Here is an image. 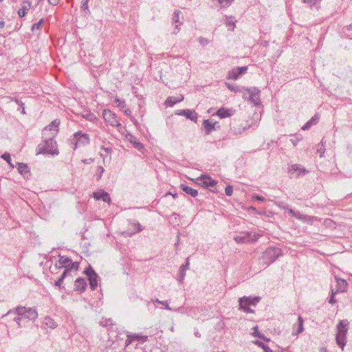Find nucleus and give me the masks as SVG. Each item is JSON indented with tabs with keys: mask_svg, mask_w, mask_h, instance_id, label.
Listing matches in <instances>:
<instances>
[{
	"mask_svg": "<svg viewBox=\"0 0 352 352\" xmlns=\"http://www.w3.org/2000/svg\"><path fill=\"white\" fill-rule=\"evenodd\" d=\"M93 161H94V159H92V158L84 159L82 160V162L84 164H87L91 163Z\"/></svg>",
	"mask_w": 352,
	"mask_h": 352,
	"instance_id": "13d9d810",
	"label": "nucleus"
},
{
	"mask_svg": "<svg viewBox=\"0 0 352 352\" xmlns=\"http://www.w3.org/2000/svg\"><path fill=\"white\" fill-rule=\"evenodd\" d=\"M324 139H322L320 142V147L318 148V152L320 153V156H322V155L324 153V144H325V142L323 140Z\"/></svg>",
	"mask_w": 352,
	"mask_h": 352,
	"instance_id": "09e8293b",
	"label": "nucleus"
},
{
	"mask_svg": "<svg viewBox=\"0 0 352 352\" xmlns=\"http://www.w3.org/2000/svg\"><path fill=\"white\" fill-rule=\"evenodd\" d=\"M260 300L261 297L259 296H243L240 298L239 300V309L245 313H254V310L250 308V306H256Z\"/></svg>",
	"mask_w": 352,
	"mask_h": 352,
	"instance_id": "7ed1b4c3",
	"label": "nucleus"
},
{
	"mask_svg": "<svg viewBox=\"0 0 352 352\" xmlns=\"http://www.w3.org/2000/svg\"><path fill=\"white\" fill-rule=\"evenodd\" d=\"M118 107H120L122 110L126 108L125 101H122L118 104Z\"/></svg>",
	"mask_w": 352,
	"mask_h": 352,
	"instance_id": "4d7b16f0",
	"label": "nucleus"
},
{
	"mask_svg": "<svg viewBox=\"0 0 352 352\" xmlns=\"http://www.w3.org/2000/svg\"><path fill=\"white\" fill-rule=\"evenodd\" d=\"M129 140L139 151H142L144 150V145L138 142L135 136L130 135Z\"/></svg>",
	"mask_w": 352,
	"mask_h": 352,
	"instance_id": "a878e982",
	"label": "nucleus"
},
{
	"mask_svg": "<svg viewBox=\"0 0 352 352\" xmlns=\"http://www.w3.org/2000/svg\"><path fill=\"white\" fill-rule=\"evenodd\" d=\"M50 4L56 6L59 3V0H48Z\"/></svg>",
	"mask_w": 352,
	"mask_h": 352,
	"instance_id": "bf43d9fd",
	"label": "nucleus"
},
{
	"mask_svg": "<svg viewBox=\"0 0 352 352\" xmlns=\"http://www.w3.org/2000/svg\"><path fill=\"white\" fill-rule=\"evenodd\" d=\"M184 100V97L182 96L180 99L176 100L174 97H168L165 101V104L167 107H173L176 103Z\"/></svg>",
	"mask_w": 352,
	"mask_h": 352,
	"instance_id": "2f4dec72",
	"label": "nucleus"
},
{
	"mask_svg": "<svg viewBox=\"0 0 352 352\" xmlns=\"http://www.w3.org/2000/svg\"><path fill=\"white\" fill-rule=\"evenodd\" d=\"M228 89L230 90L231 91H233L234 93H239V92H243L245 89L243 87H239L236 85H233L230 83H226Z\"/></svg>",
	"mask_w": 352,
	"mask_h": 352,
	"instance_id": "c85d7f7f",
	"label": "nucleus"
},
{
	"mask_svg": "<svg viewBox=\"0 0 352 352\" xmlns=\"http://www.w3.org/2000/svg\"><path fill=\"white\" fill-rule=\"evenodd\" d=\"M232 130L235 134L241 133L242 131L240 129H237L235 126L232 128Z\"/></svg>",
	"mask_w": 352,
	"mask_h": 352,
	"instance_id": "e2e57ef3",
	"label": "nucleus"
},
{
	"mask_svg": "<svg viewBox=\"0 0 352 352\" xmlns=\"http://www.w3.org/2000/svg\"><path fill=\"white\" fill-rule=\"evenodd\" d=\"M17 169L20 174L25 175L30 172V169L26 164L18 162Z\"/></svg>",
	"mask_w": 352,
	"mask_h": 352,
	"instance_id": "7c9ffc66",
	"label": "nucleus"
},
{
	"mask_svg": "<svg viewBox=\"0 0 352 352\" xmlns=\"http://www.w3.org/2000/svg\"><path fill=\"white\" fill-rule=\"evenodd\" d=\"M233 192L232 186L230 185H228L225 188V193L227 196H231Z\"/></svg>",
	"mask_w": 352,
	"mask_h": 352,
	"instance_id": "a18cd8bd",
	"label": "nucleus"
},
{
	"mask_svg": "<svg viewBox=\"0 0 352 352\" xmlns=\"http://www.w3.org/2000/svg\"><path fill=\"white\" fill-rule=\"evenodd\" d=\"M203 126L205 128L206 135H209L212 131L216 130L217 128H219V125L217 122L212 123L210 120H204L203 122Z\"/></svg>",
	"mask_w": 352,
	"mask_h": 352,
	"instance_id": "dca6fc26",
	"label": "nucleus"
},
{
	"mask_svg": "<svg viewBox=\"0 0 352 352\" xmlns=\"http://www.w3.org/2000/svg\"><path fill=\"white\" fill-rule=\"evenodd\" d=\"M124 111V113L128 116H131V110L129 109H126L125 108L124 109H123Z\"/></svg>",
	"mask_w": 352,
	"mask_h": 352,
	"instance_id": "680f3d73",
	"label": "nucleus"
},
{
	"mask_svg": "<svg viewBox=\"0 0 352 352\" xmlns=\"http://www.w3.org/2000/svg\"><path fill=\"white\" fill-rule=\"evenodd\" d=\"M281 255L282 250L280 248L270 247L263 252L262 260L268 266L273 263Z\"/></svg>",
	"mask_w": 352,
	"mask_h": 352,
	"instance_id": "20e7f679",
	"label": "nucleus"
},
{
	"mask_svg": "<svg viewBox=\"0 0 352 352\" xmlns=\"http://www.w3.org/2000/svg\"><path fill=\"white\" fill-rule=\"evenodd\" d=\"M102 115L105 122H108L110 125L121 126V124L117 120L116 115L109 109H104Z\"/></svg>",
	"mask_w": 352,
	"mask_h": 352,
	"instance_id": "9d476101",
	"label": "nucleus"
},
{
	"mask_svg": "<svg viewBox=\"0 0 352 352\" xmlns=\"http://www.w3.org/2000/svg\"><path fill=\"white\" fill-rule=\"evenodd\" d=\"M45 324L51 329H55L57 327L56 322L50 317H46L44 321Z\"/></svg>",
	"mask_w": 352,
	"mask_h": 352,
	"instance_id": "473e14b6",
	"label": "nucleus"
},
{
	"mask_svg": "<svg viewBox=\"0 0 352 352\" xmlns=\"http://www.w3.org/2000/svg\"><path fill=\"white\" fill-rule=\"evenodd\" d=\"M26 309H27V308L25 307H18L16 309L15 312L17 314V315L22 316V317L14 318V320L18 323L19 326H20L19 320H21L22 318H25V316Z\"/></svg>",
	"mask_w": 352,
	"mask_h": 352,
	"instance_id": "bb28decb",
	"label": "nucleus"
},
{
	"mask_svg": "<svg viewBox=\"0 0 352 352\" xmlns=\"http://www.w3.org/2000/svg\"><path fill=\"white\" fill-rule=\"evenodd\" d=\"M253 199L255 200H257L260 202H263L265 200V198L263 196L258 195H253Z\"/></svg>",
	"mask_w": 352,
	"mask_h": 352,
	"instance_id": "3c124183",
	"label": "nucleus"
},
{
	"mask_svg": "<svg viewBox=\"0 0 352 352\" xmlns=\"http://www.w3.org/2000/svg\"><path fill=\"white\" fill-rule=\"evenodd\" d=\"M320 0H302V1L305 3H308L310 6L315 5L317 2H319Z\"/></svg>",
	"mask_w": 352,
	"mask_h": 352,
	"instance_id": "603ef678",
	"label": "nucleus"
},
{
	"mask_svg": "<svg viewBox=\"0 0 352 352\" xmlns=\"http://www.w3.org/2000/svg\"><path fill=\"white\" fill-rule=\"evenodd\" d=\"M87 284L84 278L79 277L74 281V290L82 293L85 291Z\"/></svg>",
	"mask_w": 352,
	"mask_h": 352,
	"instance_id": "2eb2a0df",
	"label": "nucleus"
},
{
	"mask_svg": "<svg viewBox=\"0 0 352 352\" xmlns=\"http://www.w3.org/2000/svg\"><path fill=\"white\" fill-rule=\"evenodd\" d=\"M60 124V120L58 119H55L53 120L49 125L45 126L44 129L43 135L46 136L45 131H50L51 133L52 132H56V133L58 131V126Z\"/></svg>",
	"mask_w": 352,
	"mask_h": 352,
	"instance_id": "6ab92c4d",
	"label": "nucleus"
},
{
	"mask_svg": "<svg viewBox=\"0 0 352 352\" xmlns=\"http://www.w3.org/2000/svg\"><path fill=\"white\" fill-rule=\"evenodd\" d=\"M134 226L138 232H140L144 230L142 226L139 223H135Z\"/></svg>",
	"mask_w": 352,
	"mask_h": 352,
	"instance_id": "864d4df0",
	"label": "nucleus"
},
{
	"mask_svg": "<svg viewBox=\"0 0 352 352\" xmlns=\"http://www.w3.org/2000/svg\"><path fill=\"white\" fill-rule=\"evenodd\" d=\"M248 70V66L236 67L229 71L227 78L232 80L239 79L243 74H245Z\"/></svg>",
	"mask_w": 352,
	"mask_h": 352,
	"instance_id": "9b49d317",
	"label": "nucleus"
},
{
	"mask_svg": "<svg viewBox=\"0 0 352 352\" xmlns=\"http://www.w3.org/2000/svg\"><path fill=\"white\" fill-rule=\"evenodd\" d=\"M44 23V19H41L38 22L34 23L32 26V31H34L35 30H39L41 29V26L43 25Z\"/></svg>",
	"mask_w": 352,
	"mask_h": 352,
	"instance_id": "4c0bfd02",
	"label": "nucleus"
},
{
	"mask_svg": "<svg viewBox=\"0 0 352 352\" xmlns=\"http://www.w3.org/2000/svg\"><path fill=\"white\" fill-rule=\"evenodd\" d=\"M199 179L201 182V185L206 188L214 186L217 184L216 180L208 175H201Z\"/></svg>",
	"mask_w": 352,
	"mask_h": 352,
	"instance_id": "f3484780",
	"label": "nucleus"
},
{
	"mask_svg": "<svg viewBox=\"0 0 352 352\" xmlns=\"http://www.w3.org/2000/svg\"><path fill=\"white\" fill-rule=\"evenodd\" d=\"M189 258H186V262L185 264H183L180 266L179 269V279L178 280L182 283L183 280L184 279V277L186 276V271L188 270L189 268Z\"/></svg>",
	"mask_w": 352,
	"mask_h": 352,
	"instance_id": "412c9836",
	"label": "nucleus"
},
{
	"mask_svg": "<svg viewBox=\"0 0 352 352\" xmlns=\"http://www.w3.org/2000/svg\"><path fill=\"white\" fill-rule=\"evenodd\" d=\"M58 261L55 263V267L57 269L64 268L67 270L69 265V263H71V258L60 254L58 255Z\"/></svg>",
	"mask_w": 352,
	"mask_h": 352,
	"instance_id": "ddd939ff",
	"label": "nucleus"
},
{
	"mask_svg": "<svg viewBox=\"0 0 352 352\" xmlns=\"http://www.w3.org/2000/svg\"><path fill=\"white\" fill-rule=\"evenodd\" d=\"M177 114L180 115V116H184L186 118H188V119H189L191 121H193L195 122H197V114L193 110H191V109H182Z\"/></svg>",
	"mask_w": 352,
	"mask_h": 352,
	"instance_id": "a211bd4d",
	"label": "nucleus"
},
{
	"mask_svg": "<svg viewBox=\"0 0 352 352\" xmlns=\"http://www.w3.org/2000/svg\"><path fill=\"white\" fill-rule=\"evenodd\" d=\"M38 317V314L36 310L34 308H28L26 309V314L25 318H28L29 320H35Z\"/></svg>",
	"mask_w": 352,
	"mask_h": 352,
	"instance_id": "cd10ccee",
	"label": "nucleus"
},
{
	"mask_svg": "<svg viewBox=\"0 0 352 352\" xmlns=\"http://www.w3.org/2000/svg\"><path fill=\"white\" fill-rule=\"evenodd\" d=\"M172 195V197H173V198H176V197H177V193H174V194H173L172 192H167V193L165 195V196H167V195Z\"/></svg>",
	"mask_w": 352,
	"mask_h": 352,
	"instance_id": "338daca9",
	"label": "nucleus"
},
{
	"mask_svg": "<svg viewBox=\"0 0 352 352\" xmlns=\"http://www.w3.org/2000/svg\"><path fill=\"white\" fill-rule=\"evenodd\" d=\"M93 197L96 200H102L104 202L109 203L111 201V197L109 194L104 190H100L93 193Z\"/></svg>",
	"mask_w": 352,
	"mask_h": 352,
	"instance_id": "4468645a",
	"label": "nucleus"
},
{
	"mask_svg": "<svg viewBox=\"0 0 352 352\" xmlns=\"http://www.w3.org/2000/svg\"><path fill=\"white\" fill-rule=\"evenodd\" d=\"M254 344H256L258 346L261 347V349H263L264 352H273L267 345L265 344L263 342L259 340H256L254 342Z\"/></svg>",
	"mask_w": 352,
	"mask_h": 352,
	"instance_id": "f704fd0d",
	"label": "nucleus"
},
{
	"mask_svg": "<svg viewBox=\"0 0 352 352\" xmlns=\"http://www.w3.org/2000/svg\"><path fill=\"white\" fill-rule=\"evenodd\" d=\"M245 91L248 92V100H250L252 104H254V106H258L261 104V91L258 88H245Z\"/></svg>",
	"mask_w": 352,
	"mask_h": 352,
	"instance_id": "6e6552de",
	"label": "nucleus"
},
{
	"mask_svg": "<svg viewBox=\"0 0 352 352\" xmlns=\"http://www.w3.org/2000/svg\"><path fill=\"white\" fill-rule=\"evenodd\" d=\"M337 286L336 292H343L347 287V283L344 279L336 278Z\"/></svg>",
	"mask_w": 352,
	"mask_h": 352,
	"instance_id": "393cba45",
	"label": "nucleus"
},
{
	"mask_svg": "<svg viewBox=\"0 0 352 352\" xmlns=\"http://www.w3.org/2000/svg\"><path fill=\"white\" fill-rule=\"evenodd\" d=\"M261 236L259 234L252 232H245L241 235L234 236V239L237 243H247L256 242Z\"/></svg>",
	"mask_w": 352,
	"mask_h": 352,
	"instance_id": "39448f33",
	"label": "nucleus"
},
{
	"mask_svg": "<svg viewBox=\"0 0 352 352\" xmlns=\"http://www.w3.org/2000/svg\"><path fill=\"white\" fill-rule=\"evenodd\" d=\"M300 141V139H298V138H296L294 139H291L290 140V142L292 143V144L296 146L297 145V144L298 143V142Z\"/></svg>",
	"mask_w": 352,
	"mask_h": 352,
	"instance_id": "6e6d98bb",
	"label": "nucleus"
},
{
	"mask_svg": "<svg viewBox=\"0 0 352 352\" xmlns=\"http://www.w3.org/2000/svg\"><path fill=\"white\" fill-rule=\"evenodd\" d=\"M222 7H228L234 0H217Z\"/></svg>",
	"mask_w": 352,
	"mask_h": 352,
	"instance_id": "79ce46f5",
	"label": "nucleus"
},
{
	"mask_svg": "<svg viewBox=\"0 0 352 352\" xmlns=\"http://www.w3.org/2000/svg\"><path fill=\"white\" fill-rule=\"evenodd\" d=\"M104 171V168L102 166H98V167L97 170H96V179L97 180L100 179V178L102 176V174H103Z\"/></svg>",
	"mask_w": 352,
	"mask_h": 352,
	"instance_id": "a19ab883",
	"label": "nucleus"
},
{
	"mask_svg": "<svg viewBox=\"0 0 352 352\" xmlns=\"http://www.w3.org/2000/svg\"><path fill=\"white\" fill-rule=\"evenodd\" d=\"M1 157L4 160H6L10 165V166L14 167V165L11 163V157H10V154L9 153H8V152L4 153L1 155Z\"/></svg>",
	"mask_w": 352,
	"mask_h": 352,
	"instance_id": "ea45409f",
	"label": "nucleus"
},
{
	"mask_svg": "<svg viewBox=\"0 0 352 352\" xmlns=\"http://www.w3.org/2000/svg\"><path fill=\"white\" fill-rule=\"evenodd\" d=\"M79 268V263L78 262H73L71 259V263H69V265L67 270H68V274H70V272L74 270L77 271Z\"/></svg>",
	"mask_w": 352,
	"mask_h": 352,
	"instance_id": "c9c22d12",
	"label": "nucleus"
},
{
	"mask_svg": "<svg viewBox=\"0 0 352 352\" xmlns=\"http://www.w3.org/2000/svg\"><path fill=\"white\" fill-rule=\"evenodd\" d=\"M56 135V132H52L48 138L44 140V144H38L37 146L36 155L38 154H47L52 155H57L59 152L57 148L56 142L54 138Z\"/></svg>",
	"mask_w": 352,
	"mask_h": 352,
	"instance_id": "f257e3e1",
	"label": "nucleus"
},
{
	"mask_svg": "<svg viewBox=\"0 0 352 352\" xmlns=\"http://www.w3.org/2000/svg\"><path fill=\"white\" fill-rule=\"evenodd\" d=\"M18 14L19 17L22 18L25 16L26 12L21 8L18 10Z\"/></svg>",
	"mask_w": 352,
	"mask_h": 352,
	"instance_id": "5fc2aeb1",
	"label": "nucleus"
},
{
	"mask_svg": "<svg viewBox=\"0 0 352 352\" xmlns=\"http://www.w3.org/2000/svg\"><path fill=\"white\" fill-rule=\"evenodd\" d=\"M69 275L68 270H65L57 280L55 281L54 286L58 287L60 289H63L64 286L63 285V282Z\"/></svg>",
	"mask_w": 352,
	"mask_h": 352,
	"instance_id": "5701e85b",
	"label": "nucleus"
},
{
	"mask_svg": "<svg viewBox=\"0 0 352 352\" xmlns=\"http://www.w3.org/2000/svg\"><path fill=\"white\" fill-rule=\"evenodd\" d=\"M83 117L86 120H88L89 121H92L94 119H96V116H94V114L91 113V112H89V113H86L85 115H83Z\"/></svg>",
	"mask_w": 352,
	"mask_h": 352,
	"instance_id": "49530a36",
	"label": "nucleus"
},
{
	"mask_svg": "<svg viewBox=\"0 0 352 352\" xmlns=\"http://www.w3.org/2000/svg\"><path fill=\"white\" fill-rule=\"evenodd\" d=\"M349 322L347 320H341L337 324V333L336 340L337 344L343 349L346 345V336L348 331Z\"/></svg>",
	"mask_w": 352,
	"mask_h": 352,
	"instance_id": "f03ea898",
	"label": "nucleus"
},
{
	"mask_svg": "<svg viewBox=\"0 0 352 352\" xmlns=\"http://www.w3.org/2000/svg\"><path fill=\"white\" fill-rule=\"evenodd\" d=\"M180 188L182 190V191H184V192L190 195L192 197H196L198 195L197 190L194 189L186 184H182L180 185Z\"/></svg>",
	"mask_w": 352,
	"mask_h": 352,
	"instance_id": "4be33fe9",
	"label": "nucleus"
},
{
	"mask_svg": "<svg viewBox=\"0 0 352 352\" xmlns=\"http://www.w3.org/2000/svg\"><path fill=\"white\" fill-rule=\"evenodd\" d=\"M83 273L87 276L90 289L92 291L96 290L98 287V280L100 278L98 274L95 272L91 265H89L87 268H85Z\"/></svg>",
	"mask_w": 352,
	"mask_h": 352,
	"instance_id": "423d86ee",
	"label": "nucleus"
},
{
	"mask_svg": "<svg viewBox=\"0 0 352 352\" xmlns=\"http://www.w3.org/2000/svg\"><path fill=\"white\" fill-rule=\"evenodd\" d=\"M298 328L297 329V334H299L300 333H302L303 331H304V328H303V318H302V316H298Z\"/></svg>",
	"mask_w": 352,
	"mask_h": 352,
	"instance_id": "e433bc0d",
	"label": "nucleus"
},
{
	"mask_svg": "<svg viewBox=\"0 0 352 352\" xmlns=\"http://www.w3.org/2000/svg\"><path fill=\"white\" fill-rule=\"evenodd\" d=\"M308 173V170L305 168H300V166L297 164H292L288 168V173L290 178H297L298 177L305 175Z\"/></svg>",
	"mask_w": 352,
	"mask_h": 352,
	"instance_id": "1a4fd4ad",
	"label": "nucleus"
},
{
	"mask_svg": "<svg viewBox=\"0 0 352 352\" xmlns=\"http://www.w3.org/2000/svg\"><path fill=\"white\" fill-rule=\"evenodd\" d=\"M16 102L19 105H20L21 107H23V109H22V113H25V108H24V104L21 102V101H19V100H16Z\"/></svg>",
	"mask_w": 352,
	"mask_h": 352,
	"instance_id": "0e129e2a",
	"label": "nucleus"
},
{
	"mask_svg": "<svg viewBox=\"0 0 352 352\" xmlns=\"http://www.w3.org/2000/svg\"><path fill=\"white\" fill-rule=\"evenodd\" d=\"M153 302L160 303L161 305H163L165 307V309L167 310H172V309L169 307L168 302L160 300L158 298L152 299Z\"/></svg>",
	"mask_w": 352,
	"mask_h": 352,
	"instance_id": "58836bf2",
	"label": "nucleus"
},
{
	"mask_svg": "<svg viewBox=\"0 0 352 352\" xmlns=\"http://www.w3.org/2000/svg\"><path fill=\"white\" fill-rule=\"evenodd\" d=\"M90 0H82L81 1V5H80V9L82 11L85 12V14H90V10L89 9L88 3Z\"/></svg>",
	"mask_w": 352,
	"mask_h": 352,
	"instance_id": "72a5a7b5",
	"label": "nucleus"
},
{
	"mask_svg": "<svg viewBox=\"0 0 352 352\" xmlns=\"http://www.w3.org/2000/svg\"><path fill=\"white\" fill-rule=\"evenodd\" d=\"M31 7V2L30 1H24L23 3V6H22V10H23L24 11L26 12V10H28Z\"/></svg>",
	"mask_w": 352,
	"mask_h": 352,
	"instance_id": "8fccbe9b",
	"label": "nucleus"
},
{
	"mask_svg": "<svg viewBox=\"0 0 352 352\" xmlns=\"http://www.w3.org/2000/svg\"><path fill=\"white\" fill-rule=\"evenodd\" d=\"M198 40H199L200 45L203 47L207 45L210 42L208 39H207L204 37H202V36L199 37Z\"/></svg>",
	"mask_w": 352,
	"mask_h": 352,
	"instance_id": "37998d69",
	"label": "nucleus"
},
{
	"mask_svg": "<svg viewBox=\"0 0 352 352\" xmlns=\"http://www.w3.org/2000/svg\"><path fill=\"white\" fill-rule=\"evenodd\" d=\"M73 140H75L74 150H76L78 146H85L90 143L89 135L83 133L81 131H78L74 134L72 141Z\"/></svg>",
	"mask_w": 352,
	"mask_h": 352,
	"instance_id": "0eeeda50",
	"label": "nucleus"
},
{
	"mask_svg": "<svg viewBox=\"0 0 352 352\" xmlns=\"http://www.w3.org/2000/svg\"><path fill=\"white\" fill-rule=\"evenodd\" d=\"M336 293V291L334 292L333 289L331 290V294L329 298V302L330 304H335L336 302V300L335 298V295Z\"/></svg>",
	"mask_w": 352,
	"mask_h": 352,
	"instance_id": "c03bdc74",
	"label": "nucleus"
},
{
	"mask_svg": "<svg viewBox=\"0 0 352 352\" xmlns=\"http://www.w3.org/2000/svg\"><path fill=\"white\" fill-rule=\"evenodd\" d=\"M319 116L317 114L314 115L308 122L305 124V125L302 127V129L304 131L309 129L312 125L317 124Z\"/></svg>",
	"mask_w": 352,
	"mask_h": 352,
	"instance_id": "b1692460",
	"label": "nucleus"
},
{
	"mask_svg": "<svg viewBox=\"0 0 352 352\" xmlns=\"http://www.w3.org/2000/svg\"><path fill=\"white\" fill-rule=\"evenodd\" d=\"M130 119L133 122V124H138L137 120H135V118L133 116H131Z\"/></svg>",
	"mask_w": 352,
	"mask_h": 352,
	"instance_id": "774afa93",
	"label": "nucleus"
},
{
	"mask_svg": "<svg viewBox=\"0 0 352 352\" xmlns=\"http://www.w3.org/2000/svg\"><path fill=\"white\" fill-rule=\"evenodd\" d=\"M253 330V332L252 333V335L254 336V337H256V338H259L263 340H265V342H269L270 340V338H267V337H265L263 334L261 333L259 331H258V326H255L253 327L252 329Z\"/></svg>",
	"mask_w": 352,
	"mask_h": 352,
	"instance_id": "c756f323",
	"label": "nucleus"
},
{
	"mask_svg": "<svg viewBox=\"0 0 352 352\" xmlns=\"http://www.w3.org/2000/svg\"><path fill=\"white\" fill-rule=\"evenodd\" d=\"M233 111L232 109L226 107H221L216 112V115L218 116L220 118H226L230 117Z\"/></svg>",
	"mask_w": 352,
	"mask_h": 352,
	"instance_id": "aec40b11",
	"label": "nucleus"
},
{
	"mask_svg": "<svg viewBox=\"0 0 352 352\" xmlns=\"http://www.w3.org/2000/svg\"><path fill=\"white\" fill-rule=\"evenodd\" d=\"M142 342H144L147 340L148 337L146 336H142L139 337Z\"/></svg>",
	"mask_w": 352,
	"mask_h": 352,
	"instance_id": "69168bd1",
	"label": "nucleus"
},
{
	"mask_svg": "<svg viewBox=\"0 0 352 352\" xmlns=\"http://www.w3.org/2000/svg\"><path fill=\"white\" fill-rule=\"evenodd\" d=\"M128 338L125 341V346H127L131 343V336L129 335L127 336Z\"/></svg>",
	"mask_w": 352,
	"mask_h": 352,
	"instance_id": "052dcab7",
	"label": "nucleus"
},
{
	"mask_svg": "<svg viewBox=\"0 0 352 352\" xmlns=\"http://www.w3.org/2000/svg\"><path fill=\"white\" fill-rule=\"evenodd\" d=\"M288 213L291 214L292 217H294L297 219L302 221V222H306L309 224L312 223V217L308 215L302 214L298 211H295L292 208H288Z\"/></svg>",
	"mask_w": 352,
	"mask_h": 352,
	"instance_id": "f8f14e48",
	"label": "nucleus"
},
{
	"mask_svg": "<svg viewBox=\"0 0 352 352\" xmlns=\"http://www.w3.org/2000/svg\"><path fill=\"white\" fill-rule=\"evenodd\" d=\"M179 14H180V11L175 10L174 14H173V21L175 23H178L179 22Z\"/></svg>",
	"mask_w": 352,
	"mask_h": 352,
	"instance_id": "de8ad7c7",
	"label": "nucleus"
}]
</instances>
